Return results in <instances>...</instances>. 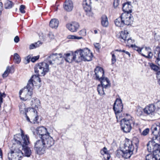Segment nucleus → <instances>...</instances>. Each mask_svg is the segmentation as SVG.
Returning a JSON list of instances; mask_svg holds the SVG:
<instances>
[{"mask_svg": "<svg viewBox=\"0 0 160 160\" xmlns=\"http://www.w3.org/2000/svg\"><path fill=\"white\" fill-rule=\"evenodd\" d=\"M13 144L11 147H17L18 145H28L29 143V137L27 135H24L22 131L21 134H16L14 136V138L12 140Z\"/></svg>", "mask_w": 160, "mask_h": 160, "instance_id": "f03ea898", "label": "nucleus"}, {"mask_svg": "<svg viewBox=\"0 0 160 160\" xmlns=\"http://www.w3.org/2000/svg\"><path fill=\"white\" fill-rule=\"evenodd\" d=\"M42 43L38 41L35 44L32 43L29 46V48L30 49H33L34 48L38 47L40 44H41Z\"/></svg>", "mask_w": 160, "mask_h": 160, "instance_id": "4c0bfd02", "label": "nucleus"}, {"mask_svg": "<svg viewBox=\"0 0 160 160\" xmlns=\"http://www.w3.org/2000/svg\"><path fill=\"white\" fill-rule=\"evenodd\" d=\"M82 58L83 61H90L92 60L93 57L92 54L88 48L79 50Z\"/></svg>", "mask_w": 160, "mask_h": 160, "instance_id": "6e6552de", "label": "nucleus"}, {"mask_svg": "<svg viewBox=\"0 0 160 160\" xmlns=\"http://www.w3.org/2000/svg\"><path fill=\"white\" fill-rule=\"evenodd\" d=\"M134 41L133 40L131 39V38H130V36L126 40V41H125V42L126 43H127L128 44V46H129V45H132L131 44L132 43L134 42Z\"/></svg>", "mask_w": 160, "mask_h": 160, "instance_id": "79ce46f5", "label": "nucleus"}, {"mask_svg": "<svg viewBox=\"0 0 160 160\" xmlns=\"http://www.w3.org/2000/svg\"><path fill=\"white\" fill-rule=\"evenodd\" d=\"M127 142L124 143V146L125 150H123L122 152V156L125 159L130 158L133 154L134 146L132 145L131 141L127 139Z\"/></svg>", "mask_w": 160, "mask_h": 160, "instance_id": "7ed1b4c3", "label": "nucleus"}, {"mask_svg": "<svg viewBox=\"0 0 160 160\" xmlns=\"http://www.w3.org/2000/svg\"><path fill=\"white\" fill-rule=\"evenodd\" d=\"M100 153L102 155H104V154H107L109 153L107 148L105 147L101 150Z\"/></svg>", "mask_w": 160, "mask_h": 160, "instance_id": "a19ab883", "label": "nucleus"}, {"mask_svg": "<svg viewBox=\"0 0 160 160\" xmlns=\"http://www.w3.org/2000/svg\"><path fill=\"white\" fill-rule=\"evenodd\" d=\"M124 23L122 14L119 17L115 20V24L118 27H123L124 26Z\"/></svg>", "mask_w": 160, "mask_h": 160, "instance_id": "a878e982", "label": "nucleus"}, {"mask_svg": "<svg viewBox=\"0 0 160 160\" xmlns=\"http://www.w3.org/2000/svg\"><path fill=\"white\" fill-rule=\"evenodd\" d=\"M59 23V22L57 19L53 18L50 21L49 26L52 28H58Z\"/></svg>", "mask_w": 160, "mask_h": 160, "instance_id": "c85d7f7f", "label": "nucleus"}, {"mask_svg": "<svg viewBox=\"0 0 160 160\" xmlns=\"http://www.w3.org/2000/svg\"><path fill=\"white\" fill-rule=\"evenodd\" d=\"M129 36L128 32L127 31L125 30L121 32L120 36L118 38V39L122 42H124Z\"/></svg>", "mask_w": 160, "mask_h": 160, "instance_id": "5701e85b", "label": "nucleus"}, {"mask_svg": "<svg viewBox=\"0 0 160 160\" xmlns=\"http://www.w3.org/2000/svg\"><path fill=\"white\" fill-rule=\"evenodd\" d=\"M90 0H84L82 2V5L85 11L86 12L90 11L91 8L90 4Z\"/></svg>", "mask_w": 160, "mask_h": 160, "instance_id": "393cba45", "label": "nucleus"}, {"mask_svg": "<svg viewBox=\"0 0 160 160\" xmlns=\"http://www.w3.org/2000/svg\"><path fill=\"white\" fill-rule=\"evenodd\" d=\"M25 6L24 5H21L20 6V8L19 9V10L20 12L22 13H24L25 12V11L24 10L25 8Z\"/></svg>", "mask_w": 160, "mask_h": 160, "instance_id": "8fccbe9b", "label": "nucleus"}, {"mask_svg": "<svg viewBox=\"0 0 160 160\" xmlns=\"http://www.w3.org/2000/svg\"><path fill=\"white\" fill-rule=\"evenodd\" d=\"M28 112V111H27V110H26L25 111V117H26V119L27 120V121L29 122H30L31 123H32V121H31L30 119V118H29V117L27 116V112Z\"/></svg>", "mask_w": 160, "mask_h": 160, "instance_id": "13d9d810", "label": "nucleus"}, {"mask_svg": "<svg viewBox=\"0 0 160 160\" xmlns=\"http://www.w3.org/2000/svg\"><path fill=\"white\" fill-rule=\"evenodd\" d=\"M156 105L157 106L158 109H160V101L157 102Z\"/></svg>", "mask_w": 160, "mask_h": 160, "instance_id": "69168bd1", "label": "nucleus"}, {"mask_svg": "<svg viewBox=\"0 0 160 160\" xmlns=\"http://www.w3.org/2000/svg\"><path fill=\"white\" fill-rule=\"evenodd\" d=\"M73 61L77 62H79L83 61V58L82 57L79 50L76 51L72 53Z\"/></svg>", "mask_w": 160, "mask_h": 160, "instance_id": "6ab92c4d", "label": "nucleus"}, {"mask_svg": "<svg viewBox=\"0 0 160 160\" xmlns=\"http://www.w3.org/2000/svg\"><path fill=\"white\" fill-rule=\"evenodd\" d=\"M32 99H33V100H32L31 101V104L32 105L34 103L36 102H38L39 103H40V101H39V100L37 98H33Z\"/></svg>", "mask_w": 160, "mask_h": 160, "instance_id": "5fc2aeb1", "label": "nucleus"}, {"mask_svg": "<svg viewBox=\"0 0 160 160\" xmlns=\"http://www.w3.org/2000/svg\"><path fill=\"white\" fill-rule=\"evenodd\" d=\"M6 96V94L4 92L2 93L0 92V104L1 105L3 102L2 98H5Z\"/></svg>", "mask_w": 160, "mask_h": 160, "instance_id": "de8ad7c7", "label": "nucleus"}, {"mask_svg": "<svg viewBox=\"0 0 160 160\" xmlns=\"http://www.w3.org/2000/svg\"><path fill=\"white\" fill-rule=\"evenodd\" d=\"M101 24L104 27H107L108 25V19L105 15H103L102 17Z\"/></svg>", "mask_w": 160, "mask_h": 160, "instance_id": "2f4dec72", "label": "nucleus"}, {"mask_svg": "<svg viewBox=\"0 0 160 160\" xmlns=\"http://www.w3.org/2000/svg\"><path fill=\"white\" fill-rule=\"evenodd\" d=\"M124 25H129L131 24L133 22V17L132 16L130 13L124 12L122 14Z\"/></svg>", "mask_w": 160, "mask_h": 160, "instance_id": "f8f14e48", "label": "nucleus"}, {"mask_svg": "<svg viewBox=\"0 0 160 160\" xmlns=\"http://www.w3.org/2000/svg\"><path fill=\"white\" fill-rule=\"evenodd\" d=\"M94 45L95 48L98 49V50H99L101 48V46L98 43H95L94 44Z\"/></svg>", "mask_w": 160, "mask_h": 160, "instance_id": "bf43d9fd", "label": "nucleus"}, {"mask_svg": "<svg viewBox=\"0 0 160 160\" xmlns=\"http://www.w3.org/2000/svg\"><path fill=\"white\" fill-rule=\"evenodd\" d=\"M159 60H160V50L158 53V57L157 58L156 62H158V61Z\"/></svg>", "mask_w": 160, "mask_h": 160, "instance_id": "338daca9", "label": "nucleus"}, {"mask_svg": "<svg viewBox=\"0 0 160 160\" xmlns=\"http://www.w3.org/2000/svg\"><path fill=\"white\" fill-rule=\"evenodd\" d=\"M113 52L112 51L111 52V54L112 55V64H114L116 61V58L115 56V54L113 53Z\"/></svg>", "mask_w": 160, "mask_h": 160, "instance_id": "c03bdc74", "label": "nucleus"}, {"mask_svg": "<svg viewBox=\"0 0 160 160\" xmlns=\"http://www.w3.org/2000/svg\"><path fill=\"white\" fill-rule=\"evenodd\" d=\"M143 112L141 109L138 108L137 111L136 113L138 116H141Z\"/></svg>", "mask_w": 160, "mask_h": 160, "instance_id": "6e6d98bb", "label": "nucleus"}, {"mask_svg": "<svg viewBox=\"0 0 160 160\" xmlns=\"http://www.w3.org/2000/svg\"><path fill=\"white\" fill-rule=\"evenodd\" d=\"M119 0H114L113 5L115 8H117L119 4Z\"/></svg>", "mask_w": 160, "mask_h": 160, "instance_id": "3c124183", "label": "nucleus"}, {"mask_svg": "<svg viewBox=\"0 0 160 160\" xmlns=\"http://www.w3.org/2000/svg\"><path fill=\"white\" fill-rule=\"evenodd\" d=\"M13 2L9 1H7L4 4V7L6 9H10L12 8L13 6Z\"/></svg>", "mask_w": 160, "mask_h": 160, "instance_id": "c9c22d12", "label": "nucleus"}, {"mask_svg": "<svg viewBox=\"0 0 160 160\" xmlns=\"http://www.w3.org/2000/svg\"><path fill=\"white\" fill-rule=\"evenodd\" d=\"M131 47L139 53L141 52L142 49L143 48H140L136 46L135 45H131Z\"/></svg>", "mask_w": 160, "mask_h": 160, "instance_id": "ea45409f", "label": "nucleus"}, {"mask_svg": "<svg viewBox=\"0 0 160 160\" xmlns=\"http://www.w3.org/2000/svg\"><path fill=\"white\" fill-rule=\"evenodd\" d=\"M26 89V86L25 87H24L21 90H20L19 92V97L21 98H22L21 97V95L22 94V92L25 93V90Z\"/></svg>", "mask_w": 160, "mask_h": 160, "instance_id": "603ef678", "label": "nucleus"}, {"mask_svg": "<svg viewBox=\"0 0 160 160\" xmlns=\"http://www.w3.org/2000/svg\"><path fill=\"white\" fill-rule=\"evenodd\" d=\"M58 55L59 56V54L52 53L47 57L46 61L50 64H53L54 63V62H53L55 61L57 59L59 60V57H58Z\"/></svg>", "mask_w": 160, "mask_h": 160, "instance_id": "dca6fc26", "label": "nucleus"}, {"mask_svg": "<svg viewBox=\"0 0 160 160\" xmlns=\"http://www.w3.org/2000/svg\"><path fill=\"white\" fill-rule=\"evenodd\" d=\"M39 58V56H37L32 57L31 58V61L33 62H35L36 60H38Z\"/></svg>", "mask_w": 160, "mask_h": 160, "instance_id": "864d4df0", "label": "nucleus"}, {"mask_svg": "<svg viewBox=\"0 0 160 160\" xmlns=\"http://www.w3.org/2000/svg\"><path fill=\"white\" fill-rule=\"evenodd\" d=\"M152 133L154 135L152 139L156 140L160 137V126L153 125L151 128Z\"/></svg>", "mask_w": 160, "mask_h": 160, "instance_id": "2eb2a0df", "label": "nucleus"}, {"mask_svg": "<svg viewBox=\"0 0 160 160\" xmlns=\"http://www.w3.org/2000/svg\"><path fill=\"white\" fill-rule=\"evenodd\" d=\"M132 122L130 120H126L125 118L121 120L120 121L121 130L125 133L130 132L132 128L131 124Z\"/></svg>", "mask_w": 160, "mask_h": 160, "instance_id": "423d86ee", "label": "nucleus"}, {"mask_svg": "<svg viewBox=\"0 0 160 160\" xmlns=\"http://www.w3.org/2000/svg\"><path fill=\"white\" fill-rule=\"evenodd\" d=\"M151 69L157 72V75H160V68L152 63H148Z\"/></svg>", "mask_w": 160, "mask_h": 160, "instance_id": "cd10ccee", "label": "nucleus"}, {"mask_svg": "<svg viewBox=\"0 0 160 160\" xmlns=\"http://www.w3.org/2000/svg\"><path fill=\"white\" fill-rule=\"evenodd\" d=\"M40 139L37 140L35 143L34 148L37 153L42 154L44 153V138H39Z\"/></svg>", "mask_w": 160, "mask_h": 160, "instance_id": "39448f33", "label": "nucleus"}, {"mask_svg": "<svg viewBox=\"0 0 160 160\" xmlns=\"http://www.w3.org/2000/svg\"><path fill=\"white\" fill-rule=\"evenodd\" d=\"M33 133L35 135V133L39 136V138H44V136H47L49 134V133L47 132L46 128L43 127H38L35 130V132H33Z\"/></svg>", "mask_w": 160, "mask_h": 160, "instance_id": "9b49d317", "label": "nucleus"}, {"mask_svg": "<svg viewBox=\"0 0 160 160\" xmlns=\"http://www.w3.org/2000/svg\"><path fill=\"white\" fill-rule=\"evenodd\" d=\"M49 70L48 64L45 62L36 64L34 67V72L37 74L33 75L29 80H40V75L44 76L48 72Z\"/></svg>", "mask_w": 160, "mask_h": 160, "instance_id": "f257e3e1", "label": "nucleus"}, {"mask_svg": "<svg viewBox=\"0 0 160 160\" xmlns=\"http://www.w3.org/2000/svg\"><path fill=\"white\" fill-rule=\"evenodd\" d=\"M28 145L23 144L22 146V149L24 152L25 156L29 157L31 155L32 152L30 148L28 146Z\"/></svg>", "mask_w": 160, "mask_h": 160, "instance_id": "b1692460", "label": "nucleus"}, {"mask_svg": "<svg viewBox=\"0 0 160 160\" xmlns=\"http://www.w3.org/2000/svg\"><path fill=\"white\" fill-rule=\"evenodd\" d=\"M79 27V23L77 22H73L67 25V28L72 32H76Z\"/></svg>", "mask_w": 160, "mask_h": 160, "instance_id": "f3484780", "label": "nucleus"}, {"mask_svg": "<svg viewBox=\"0 0 160 160\" xmlns=\"http://www.w3.org/2000/svg\"><path fill=\"white\" fill-rule=\"evenodd\" d=\"M135 144L136 147V149H137L139 144V140L138 139H136V142L135 143Z\"/></svg>", "mask_w": 160, "mask_h": 160, "instance_id": "0e129e2a", "label": "nucleus"}, {"mask_svg": "<svg viewBox=\"0 0 160 160\" xmlns=\"http://www.w3.org/2000/svg\"><path fill=\"white\" fill-rule=\"evenodd\" d=\"M131 7V2H128L123 4L122 9L125 12L130 13L132 12Z\"/></svg>", "mask_w": 160, "mask_h": 160, "instance_id": "412c9836", "label": "nucleus"}, {"mask_svg": "<svg viewBox=\"0 0 160 160\" xmlns=\"http://www.w3.org/2000/svg\"><path fill=\"white\" fill-rule=\"evenodd\" d=\"M159 139V144L157 142L156 140L155 141V143H154L153 145V153L154 155H160V138Z\"/></svg>", "mask_w": 160, "mask_h": 160, "instance_id": "4be33fe9", "label": "nucleus"}, {"mask_svg": "<svg viewBox=\"0 0 160 160\" xmlns=\"http://www.w3.org/2000/svg\"><path fill=\"white\" fill-rule=\"evenodd\" d=\"M123 108V105L121 99L120 98H116L113 105V109L117 119L118 114L122 111Z\"/></svg>", "mask_w": 160, "mask_h": 160, "instance_id": "0eeeda50", "label": "nucleus"}, {"mask_svg": "<svg viewBox=\"0 0 160 160\" xmlns=\"http://www.w3.org/2000/svg\"><path fill=\"white\" fill-rule=\"evenodd\" d=\"M122 52H123L126 53L128 55L129 57H130L131 54L128 51H126L124 50H123L122 51Z\"/></svg>", "mask_w": 160, "mask_h": 160, "instance_id": "e2e57ef3", "label": "nucleus"}, {"mask_svg": "<svg viewBox=\"0 0 160 160\" xmlns=\"http://www.w3.org/2000/svg\"><path fill=\"white\" fill-rule=\"evenodd\" d=\"M101 85L104 87L105 89L110 88L111 86L110 81H100Z\"/></svg>", "mask_w": 160, "mask_h": 160, "instance_id": "473e14b6", "label": "nucleus"}, {"mask_svg": "<svg viewBox=\"0 0 160 160\" xmlns=\"http://www.w3.org/2000/svg\"><path fill=\"white\" fill-rule=\"evenodd\" d=\"M14 62L18 64L21 61V58L19 55L17 53H15L14 57Z\"/></svg>", "mask_w": 160, "mask_h": 160, "instance_id": "e433bc0d", "label": "nucleus"}, {"mask_svg": "<svg viewBox=\"0 0 160 160\" xmlns=\"http://www.w3.org/2000/svg\"><path fill=\"white\" fill-rule=\"evenodd\" d=\"M35 116L34 118L33 119L32 121V123L35 124L36 123H38V122L37 121L38 120V116L36 114V115H34Z\"/></svg>", "mask_w": 160, "mask_h": 160, "instance_id": "09e8293b", "label": "nucleus"}, {"mask_svg": "<svg viewBox=\"0 0 160 160\" xmlns=\"http://www.w3.org/2000/svg\"><path fill=\"white\" fill-rule=\"evenodd\" d=\"M145 50L148 53V56H146L143 54H142L141 55L147 58L151 59L152 58L153 54L151 52V48L149 47H145Z\"/></svg>", "mask_w": 160, "mask_h": 160, "instance_id": "c756f323", "label": "nucleus"}, {"mask_svg": "<svg viewBox=\"0 0 160 160\" xmlns=\"http://www.w3.org/2000/svg\"><path fill=\"white\" fill-rule=\"evenodd\" d=\"M94 72L95 79L98 80H104V71L102 68L97 67L94 70Z\"/></svg>", "mask_w": 160, "mask_h": 160, "instance_id": "9d476101", "label": "nucleus"}, {"mask_svg": "<svg viewBox=\"0 0 160 160\" xmlns=\"http://www.w3.org/2000/svg\"><path fill=\"white\" fill-rule=\"evenodd\" d=\"M158 155H154L153 153L147 154L146 156V160H156Z\"/></svg>", "mask_w": 160, "mask_h": 160, "instance_id": "72a5a7b5", "label": "nucleus"}, {"mask_svg": "<svg viewBox=\"0 0 160 160\" xmlns=\"http://www.w3.org/2000/svg\"><path fill=\"white\" fill-rule=\"evenodd\" d=\"M19 41V38L18 36H16L14 38V41L16 43L18 42Z\"/></svg>", "mask_w": 160, "mask_h": 160, "instance_id": "680f3d73", "label": "nucleus"}, {"mask_svg": "<svg viewBox=\"0 0 160 160\" xmlns=\"http://www.w3.org/2000/svg\"><path fill=\"white\" fill-rule=\"evenodd\" d=\"M72 52V54L70 53H64L63 55L62 54H59V58H63L66 62H71L73 61Z\"/></svg>", "mask_w": 160, "mask_h": 160, "instance_id": "a211bd4d", "label": "nucleus"}, {"mask_svg": "<svg viewBox=\"0 0 160 160\" xmlns=\"http://www.w3.org/2000/svg\"><path fill=\"white\" fill-rule=\"evenodd\" d=\"M149 131V129L148 128H147L144 130L141 133V135L145 136L148 133Z\"/></svg>", "mask_w": 160, "mask_h": 160, "instance_id": "49530a36", "label": "nucleus"}, {"mask_svg": "<svg viewBox=\"0 0 160 160\" xmlns=\"http://www.w3.org/2000/svg\"><path fill=\"white\" fill-rule=\"evenodd\" d=\"M67 38L68 39H80L82 38V37L81 36L78 37L76 36L71 35H68L67 37Z\"/></svg>", "mask_w": 160, "mask_h": 160, "instance_id": "58836bf2", "label": "nucleus"}, {"mask_svg": "<svg viewBox=\"0 0 160 160\" xmlns=\"http://www.w3.org/2000/svg\"><path fill=\"white\" fill-rule=\"evenodd\" d=\"M155 106L154 104H151L146 106L143 109L144 113L148 115H151L152 116L155 115Z\"/></svg>", "mask_w": 160, "mask_h": 160, "instance_id": "ddd939ff", "label": "nucleus"}, {"mask_svg": "<svg viewBox=\"0 0 160 160\" xmlns=\"http://www.w3.org/2000/svg\"><path fill=\"white\" fill-rule=\"evenodd\" d=\"M14 68L13 66L7 67L6 70L2 75V76L3 78L6 77L8 75L9 73H12L14 72Z\"/></svg>", "mask_w": 160, "mask_h": 160, "instance_id": "bb28decb", "label": "nucleus"}, {"mask_svg": "<svg viewBox=\"0 0 160 160\" xmlns=\"http://www.w3.org/2000/svg\"><path fill=\"white\" fill-rule=\"evenodd\" d=\"M31 57L30 55H28L27 57V61L28 63L30 62V59H31Z\"/></svg>", "mask_w": 160, "mask_h": 160, "instance_id": "774afa93", "label": "nucleus"}, {"mask_svg": "<svg viewBox=\"0 0 160 160\" xmlns=\"http://www.w3.org/2000/svg\"><path fill=\"white\" fill-rule=\"evenodd\" d=\"M44 147L45 148L47 149L52 146L55 143V141L53 138L49 136V134L47 136H44Z\"/></svg>", "mask_w": 160, "mask_h": 160, "instance_id": "4468645a", "label": "nucleus"}, {"mask_svg": "<svg viewBox=\"0 0 160 160\" xmlns=\"http://www.w3.org/2000/svg\"><path fill=\"white\" fill-rule=\"evenodd\" d=\"M42 81H37V83H39V84L38 85V84H37V82H36V81H32L31 82V83L33 84V86H32V88H33V87L34 86H38V88H39L41 86V85H40V83ZM33 89V88H32Z\"/></svg>", "mask_w": 160, "mask_h": 160, "instance_id": "37998d69", "label": "nucleus"}, {"mask_svg": "<svg viewBox=\"0 0 160 160\" xmlns=\"http://www.w3.org/2000/svg\"><path fill=\"white\" fill-rule=\"evenodd\" d=\"M64 9L68 12L71 11L73 8V4L71 0H67L63 4Z\"/></svg>", "mask_w": 160, "mask_h": 160, "instance_id": "aec40b11", "label": "nucleus"}, {"mask_svg": "<svg viewBox=\"0 0 160 160\" xmlns=\"http://www.w3.org/2000/svg\"><path fill=\"white\" fill-rule=\"evenodd\" d=\"M104 87L101 85L100 84L98 85L97 90L98 94L101 96L105 94L104 90Z\"/></svg>", "mask_w": 160, "mask_h": 160, "instance_id": "f704fd0d", "label": "nucleus"}, {"mask_svg": "<svg viewBox=\"0 0 160 160\" xmlns=\"http://www.w3.org/2000/svg\"><path fill=\"white\" fill-rule=\"evenodd\" d=\"M23 153L18 148L11 147L10 151L8 153V160H21Z\"/></svg>", "mask_w": 160, "mask_h": 160, "instance_id": "20e7f679", "label": "nucleus"}, {"mask_svg": "<svg viewBox=\"0 0 160 160\" xmlns=\"http://www.w3.org/2000/svg\"><path fill=\"white\" fill-rule=\"evenodd\" d=\"M38 107L36 105H35L34 108H32V109L34 114L37 113V109H38Z\"/></svg>", "mask_w": 160, "mask_h": 160, "instance_id": "4d7b16f0", "label": "nucleus"}, {"mask_svg": "<svg viewBox=\"0 0 160 160\" xmlns=\"http://www.w3.org/2000/svg\"><path fill=\"white\" fill-rule=\"evenodd\" d=\"M123 150H117V154L118 156H120L121 155H122V152L121 151H122Z\"/></svg>", "mask_w": 160, "mask_h": 160, "instance_id": "052dcab7", "label": "nucleus"}, {"mask_svg": "<svg viewBox=\"0 0 160 160\" xmlns=\"http://www.w3.org/2000/svg\"><path fill=\"white\" fill-rule=\"evenodd\" d=\"M32 81H28V83L26 86V89L25 90V93L26 92L27 93L24 97L21 98V100L25 101L29 100L31 98L33 93L32 88L33 84L31 83Z\"/></svg>", "mask_w": 160, "mask_h": 160, "instance_id": "1a4fd4ad", "label": "nucleus"}, {"mask_svg": "<svg viewBox=\"0 0 160 160\" xmlns=\"http://www.w3.org/2000/svg\"><path fill=\"white\" fill-rule=\"evenodd\" d=\"M79 35L82 36H85L86 35V31L85 29H83L78 32Z\"/></svg>", "mask_w": 160, "mask_h": 160, "instance_id": "a18cd8bd", "label": "nucleus"}, {"mask_svg": "<svg viewBox=\"0 0 160 160\" xmlns=\"http://www.w3.org/2000/svg\"><path fill=\"white\" fill-rule=\"evenodd\" d=\"M155 140L152 139V140L148 142L147 144V150L148 152H153V145L154 143H155Z\"/></svg>", "mask_w": 160, "mask_h": 160, "instance_id": "7c9ffc66", "label": "nucleus"}]
</instances>
